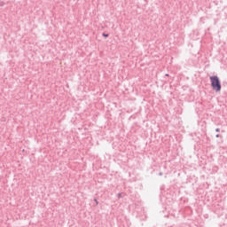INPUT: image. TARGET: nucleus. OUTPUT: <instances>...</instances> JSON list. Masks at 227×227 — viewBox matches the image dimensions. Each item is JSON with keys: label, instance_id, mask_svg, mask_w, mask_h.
Returning <instances> with one entry per match:
<instances>
[{"label": "nucleus", "instance_id": "obj_5", "mask_svg": "<svg viewBox=\"0 0 227 227\" xmlns=\"http://www.w3.org/2000/svg\"><path fill=\"white\" fill-rule=\"evenodd\" d=\"M96 205H98V200H97V199L94 200Z\"/></svg>", "mask_w": 227, "mask_h": 227}, {"label": "nucleus", "instance_id": "obj_4", "mask_svg": "<svg viewBox=\"0 0 227 227\" xmlns=\"http://www.w3.org/2000/svg\"><path fill=\"white\" fill-rule=\"evenodd\" d=\"M215 132H221V129L219 128L215 129Z\"/></svg>", "mask_w": 227, "mask_h": 227}, {"label": "nucleus", "instance_id": "obj_3", "mask_svg": "<svg viewBox=\"0 0 227 227\" xmlns=\"http://www.w3.org/2000/svg\"><path fill=\"white\" fill-rule=\"evenodd\" d=\"M103 36H105V38H107V36H109V35H107V34H103Z\"/></svg>", "mask_w": 227, "mask_h": 227}, {"label": "nucleus", "instance_id": "obj_1", "mask_svg": "<svg viewBox=\"0 0 227 227\" xmlns=\"http://www.w3.org/2000/svg\"><path fill=\"white\" fill-rule=\"evenodd\" d=\"M211 86L214 91L219 92L221 91V81H219V77L217 76H210Z\"/></svg>", "mask_w": 227, "mask_h": 227}, {"label": "nucleus", "instance_id": "obj_2", "mask_svg": "<svg viewBox=\"0 0 227 227\" xmlns=\"http://www.w3.org/2000/svg\"><path fill=\"white\" fill-rule=\"evenodd\" d=\"M0 6H4V2H0Z\"/></svg>", "mask_w": 227, "mask_h": 227}, {"label": "nucleus", "instance_id": "obj_7", "mask_svg": "<svg viewBox=\"0 0 227 227\" xmlns=\"http://www.w3.org/2000/svg\"><path fill=\"white\" fill-rule=\"evenodd\" d=\"M215 137H220V135H219V134H217V135L215 136Z\"/></svg>", "mask_w": 227, "mask_h": 227}, {"label": "nucleus", "instance_id": "obj_8", "mask_svg": "<svg viewBox=\"0 0 227 227\" xmlns=\"http://www.w3.org/2000/svg\"><path fill=\"white\" fill-rule=\"evenodd\" d=\"M160 176H162V172L160 173Z\"/></svg>", "mask_w": 227, "mask_h": 227}, {"label": "nucleus", "instance_id": "obj_6", "mask_svg": "<svg viewBox=\"0 0 227 227\" xmlns=\"http://www.w3.org/2000/svg\"><path fill=\"white\" fill-rule=\"evenodd\" d=\"M118 198H121V193H118Z\"/></svg>", "mask_w": 227, "mask_h": 227}]
</instances>
